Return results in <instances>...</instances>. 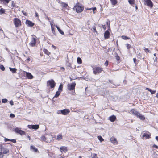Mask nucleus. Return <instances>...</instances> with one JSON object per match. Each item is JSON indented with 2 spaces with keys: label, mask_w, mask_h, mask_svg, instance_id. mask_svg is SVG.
Listing matches in <instances>:
<instances>
[{
  "label": "nucleus",
  "mask_w": 158,
  "mask_h": 158,
  "mask_svg": "<svg viewBox=\"0 0 158 158\" xmlns=\"http://www.w3.org/2000/svg\"><path fill=\"white\" fill-rule=\"evenodd\" d=\"M47 85L48 86H50L51 88H53L55 87L56 83L55 82L53 79H51L47 81Z\"/></svg>",
  "instance_id": "obj_1"
},
{
  "label": "nucleus",
  "mask_w": 158,
  "mask_h": 158,
  "mask_svg": "<svg viewBox=\"0 0 158 158\" xmlns=\"http://www.w3.org/2000/svg\"><path fill=\"white\" fill-rule=\"evenodd\" d=\"M93 73L95 74H97L101 73L103 71V69L99 67H95L93 69Z\"/></svg>",
  "instance_id": "obj_2"
},
{
  "label": "nucleus",
  "mask_w": 158,
  "mask_h": 158,
  "mask_svg": "<svg viewBox=\"0 0 158 158\" xmlns=\"http://www.w3.org/2000/svg\"><path fill=\"white\" fill-rule=\"evenodd\" d=\"M14 23L16 27H18L21 25V20L17 18H15L14 19Z\"/></svg>",
  "instance_id": "obj_3"
},
{
  "label": "nucleus",
  "mask_w": 158,
  "mask_h": 158,
  "mask_svg": "<svg viewBox=\"0 0 158 158\" xmlns=\"http://www.w3.org/2000/svg\"><path fill=\"white\" fill-rule=\"evenodd\" d=\"M76 83L75 82L71 84H69L67 85V89L69 91L74 90Z\"/></svg>",
  "instance_id": "obj_4"
},
{
  "label": "nucleus",
  "mask_w": 158,
  "mask_h": 158,
  "mask_svg": "<svg viewBox=\"0 0 158 158\" xmlns=\"http://www.w3.org/2000/svg\"><path fill=\"white\" fill-rule=\"evenodd\" d=\"M0 151L3 154H7L9 153V151L8 149L4 148L2 145H0Z\"/></svg>",
  "instance_id": "obj_5"
},
{
  "label": "nucleus",
  "mask_w": 158,
  "mask_h": 158,
  "mask_svg": "<svg viewBox=\"0 0 158 158\" xmlns=\"http://www.w3.org/2000/svg\"><path fill=\"white\" fill-rule=\"evenodd\" d=\"M14 131L16 133L21 135H25V131L21 130L20 128L18 127L16 128L14 130Z\"/></svg>",
  "instance_id": "obj_6"
},
{
  "label": "nucleus",
  "mask_w": 158,
  "mask_h": 158,
  "mask_svg": "<svg viewBox=\"0 0 158 158\" xmlns=\"http://www.w3.org/2000/svg\"><path fill=\"white\" fill-rule=\"evenodd\" d=\"M74 8L76 9V11L77 13H80L83 10V7L81 6H75Z\"/></svg>",
  "instance_id": "obj_7"
},
{
  "label": "nucleus",
  "mask_w": 158,
  "mask_h": 158,
  "mask_svg": "<svg viewBox=\"0 0 158 158\" xmlns=\"http://www.w3.org/2000/svg\"><path fill=\"white\" fill-rule=\"evenodd\" d=\"M36 37H33L31 38V41L29 43V45L31 47H34L36 44Z\"/></svg>",
  "instance_id": "obj_8"
},
{
  "label": "nucleus",
  "mask_w": 158,
  "mask_h": 158,
  "mask_svg": "<svg viewBox=\"0 0 158 158\" xmlns=\"http://www.w3.org/2000/svg\"><path fill=\"white\" fill-rule=\"evenodd\" d=\"M135 116H136L138 118L142 120H143L145 119V117L144 116L142 115L139 112H138V113H136V114Z\"/></svg>",
  "instance_id": "obj_9"
},
{
  "label": "nucleus",
  "mask_w": 158,
  "mask_h": 158,
  "mask_svg": "<svg viewBox=\"0 0 158 158\" xmlns=\"http://www.w3.org/2000/svg\"><path fill=\"white\" fill-rule=\"evenodd\" d=\"M61 114L65 115L70 112V110L69 109H64L61 110Z\"/></svg>",
  "instance_id": "obj_10"
},
{
  "label": "nucleus",
  "mask_w": 158,
  "mask_h": 158,
  "mask_svg": "<svg viewBox=\"0 0 158 158\" xmlns=\"http://www.w3.org/2000/svg\"><path fill=\"white\" fill-rule=\"evenodd\" d=\"M111 142L114 145L118 144V142L116 139L114 137H111L110 139Z\"/></svg>",
  "instance_id": "obj_11"
},
{
  "label": "nucleus",
  "mask_w": 158,
  "mask_h": 158,
  "mask_svg": "<svg viewBox=\"0 0 158 158\" xmlns=\"http://www.w3.org/2000/svg\"><path fill=\"white\" fill-rule=\"evenodd\" d=\"M104 37L106 39H107L110 37V33L108 30L106 31L104 34Z\"/></svg>",
  "instance_id": "obj_12"
},
{
  "label": "nucleus",
  "mask_w": 158,
  "mask_h": 158,
  "mask_svg": "<svg viewBox=\"0 0 158 158\" xmlns=\"http://www.w3.org/2000/svg\"><path fill=\"white\" fill-rule=\"evenodd\" d=\"M26 23L27 25L28 26L32 27L34 25V23H33L31 21H30L27 20L26 22Z\"/></svg>",
  "instance_id": "obj_13"
},
{
  "label": "nucleus",
  "mask_w": 158,
  "mask_h": 158,
  "mask_svg": "<svg viewBox=\"0 0 158 158\" xmlns=\"http://www.w3.org/2000/svg\"><path fill=\"white\" fill-rule=\"evenodd\" d=\"M26 76L28 79H31L33 78V77L31 73L26 72Z\"/></svg>",
  "instance_id": "obj_14"
},
{
  "label": "nucleus",
  "mask_w": 158,
  "mask_h": 158,
  "mask_svg": "<svg viewBox=\"0 0 158 158\" xmlns=\"http://www.w3.org/2000/svg\"><path fill=\"white\" fill-rule=\"evenodd\" d=\"M145 2H146L147 5L148 6H149L150 7H152L153 6V4L151 0L145 1Z\"/></svg>",
  "instance_id": "obj_15"
},
{
  "label": "nucleus",
  "mask_w": 158,
  "mask_h": 158,
  "mask_svg": "<svg viewBox=\"0 0 158 158\" xmlns=\"http://www.w3.org/2000/svg\"><path fill=\"white\" fill-rule=\"evenodd\" d=\"M31 149L34 152H37L38 151V149L35 147L33 145H31L30 147Z\"/></svg>",
  "instance_id": "obj_16"
},
{
  "label": "nucleus",
  "mask_w": 158,
  "mask_h": 158,
  "mask_svg": "<svg viewBox=\"0 0 158 158\" xmlns=\"http://www.w3.org/2000/svg\"><path fill=\"white\" fill-rule=\"evenodd\" d=\"M150 135H149L148 134L144 133L143 134L142 138L143 139H144V138L146 139H149L150 138Z\"/></svg>",
  "instance_id": "obj_17"
},
{
  "label": "nucleus",
  "mask_w": 158,
  "mask_h": 158,
  "mask_svg": "<svg viewBox=\"0 0 158 158\" xmlns=\"http://www.w3.org/2000/svg\"><path fill=\"white\" fill-rule=\"evenodd\" d=\"M116 118L114 115H112L109 117V120L112 122H114L116 119Z\"/></svg>",
  "instance_id": "obj_18"
},
{
  "label": "nucleus",
  "mask_w": 158,
  "mask_h": 158,
  "mask_svg": "<svg viewBox=\"0 0 158 158\" xmlns=\"http://www.w3.org/2000/svg\"><path fill=\"white\" fill-rule=\"evenodd\" d=\"M60 150L61 152L63 151L64 152H66L67 151V148L65 147H61L60 148Z\"/></svg>",
  "instance_id": "obj_19"
},
{
  "label": "nucleus",
  "mask_w": 158,
  "mask_h": 158,
  "mask_svg": "<svg viewBox=\"0 0 158 158\" xmlns=\"http://www.w3.org/2000/svg\"><path fill=\"white\" fill-rule=\"evenodd\" d=\"M9 69L13 73H16L17 69L16 68H13L10 67Z\"/></svg>",
  "instance_id": "obj_20"
},
{
  "label": "nucleus",
  "mask_w": 158,
  "mask_h": 158,
  "mask_svg": "<svg viewBox=\"0 0 158 158\" xmlns=\"http://www.w3.org/2000/svg\"><path fill=\"white\" fill-rule=\"evenodd\" d=\"M56 27L58 30L59 32L62 35H64V32L59 28V27L56 25Z\"/></svg>",
  "instance_id": "obj_21"
},
{
  "label": "nucleus",
  "mask_w": 158,
  "mask_h": 158,
  "mask_svg": "<svg viewBox=\"0 0 158 158\" xmlns=\"http://www.w3.org/2000/svg\"><path fill=\"white\" fill-rule=\"evenodd\" d=\"M61 92L60 91H57L56 92V94H55L53 98L55 97L57 98L58 97L60 94Z\"/></svg>",
  "instance_id": "obj_22"
},
{
  "label": "nucleus",
  "mask_w": 158,
  "mask_h": 158,
  "mask_svg": "<svg viewBox=\"0 0 158 158\" xmlns=\"http://www.w3.org/2000/svg\"><path fill=\"white\" fill-rule=\"evenodd\" d=\"M39 127V125H32V129H37Z\"/></svg>",
  "instance_id": "obj_23"
},
{
  "label": "nucleus",
  "mask_w": 158,
  "mask_h": 158,
  "mask_svg": "<svg viewBox=\"0 0 158 158\" xmlns=\"http://www.w3.org/2000/svg\"><path fill=\"white\" fill-rule=\"evenodd\" d=\"M62 139V136L61 134H58L57 136V139L58 140H60Z\"/></svg>",
  "instance_id": "obj_24"
},
{
  "label": "nucleus",
  "mask_w": 158,
  "mask_h": 158,
  "mask_svg": "<svg viewBox=\"0 0 158 158\" xmlns=\"http://www.w3.org/2000/svg\"><path fill=\"white\" fill-rule=\"evenodd\" d=\"M77 61L79 64H81L82 63V60L79 57L77 58Z\"/></svg>",
  "instance_id": "obj_25"
},
{
  "label": "nucleus",
  "mask_w": 158,
  "mask_h": 158,
  "mask_svg": "<svg viewBox=\"0 0 158 158\" xmlns=\"http://www.w3.org/2000/svg\"><path fill=\"white\" fill-rule=\"evenodd\" d=\"M130 111L131 113L134 114L135 115H136V113L138 112L134 109H132Z\"/></svg>",
  "instance_id": "obj_26"
},
{
  "label": "nucleus",
  "mask_w": 158,
  "mask_h": 158,
  "mask_svg": "<svg viewBox=\"0 0 158 158\" xmlns=\"http://www.w3.org/2000/svg\"><path fill=\"white\" fill-rule=\"evenodd\" d=\"M112 4L113 5H115L117 3V0H110Z\"/></svg>",
  "instance_id": "obj_27"
},
{
  "label": "nucleus",
  "mask_w": 158,
  "mask_h": 158,
  "mask_svg": "<svg viewBox=\"0 0 158 158\" xmlns=\"http://www.w3.org/2000/svg\"><path fill=\"white\" fill-rule=\"evenodd\" d=\"M98 139L101 142L103 141L104 140V139L101 136H98Z\"/></svg>",
  "instance_id": "obj_28"
},
{
  "label": "nucleus",
  "mask_w": 158,
  "mask_h": 158,
  "mask_svg": "<svg viewBox=\"0 0 158 158\" xmlns=\"http://www.w3.org/2000/svg\"><path fill=\"white\" fill-rule=\"evenodd\" d=\"M63 87V86L61 84H60L58 88V91H60V92L62 91Z\"/></svg>",
  "instance_id": "obj_29"
},
{
  "label": "nucleus",
  "mask_w": 158,
  "mask_h": 158,
  "mask_svg": "<svg viewBox=\"0 0 158 158\" xmlns=\"http://www.w3.org/2000/svg\"><path fill=\"white\" fill-rule=\"evenodd\" d=\"M129 3L131 5H133L135 3L134 0H128Z\"/></svg>",
  "instance_id": "obj_30"
},
{
  "label": "nucleus",
  "mask_w": 158,
  "mask_h": 158,
  "mask_svg": "<svg viewBox=\"0 0 158 158\" xmlns=\"http://www.w3.org/2000/svg\"><path fill=\"white\" fill-rule=\"evenodd\" d=\"M40 140L42 141H46V139L44 135H42L40 138Z\"/></svg>",
  "instance_id": "obj_31"
},
{
  "label": "nucleus",
  "mask_w": 158,
  "mask_h": 158,
  "mask_svg": "<svg viewBox=\"0 0 158 158\" xmlns=\"http://www.w3.org/2000/svg\"><path fill=\"white\" fill-rule=\"evenodd\" d=\"M121 37L122 38V39H124L125 40H128V39H130V38L127 37V36H124V35H123L121 36Z\"/></svg>",
  "instance_id": "obj_32"
},
{
  "label": "nucleus",
  "mask_w": 158,
  "mask_h": 158,
  "mask_svg": "<svg viewBox=\"0 0 158 158\" xmlns=\"http://www.w3.org/2000/svg\"><path fill=\"white\" fill-rule=\"evenodd\" d=\"M0 69L3 71H4L5 69V68L2 65H0Z\"/></svg>",
  "instance_id": "obj_33"
},
{
  "label": "nucleus",
  "mask_w": 158,
  "mask_h": 158,
  "mask_svg": "<svg viewBox=\"0 0 158 158\" xmlns=\"http://www.w3.org/2000/svg\"><path fill=\"white\" fill-rule=\"evenodd\" d=\"M87 10H92L93 11L94 14V11L96 10V7H95L94 8H89V9H87Z\"/></svg>",
  "instance_id": "obj_34"
},
{
  "label": "nucleus",
  "mask_w": 158,
  "mask_h": 158,
  "mask_svg": "<svg viewBox=\"0 0 158 158\" xmlns=\"http://www.w3.org/2000/svg\"><path fill=\"white\" fill-rule=\"evenodd\" d=\"M8 100L6 99H3L2 100V102L3 103H5L7 102Z\"/></svg>",
  "instance_id": "obj_35"
},
{
  "label": "nucleus",
  "mask_w": 158,
  "mask_h": 158,
  "mask_svg": "<svg viewBox=\"0 0 158 158\" xmlns=\"http://www.w3.org/2000/svg\"><path fill=\"white\" fill-rule=\"evenodd\" d=\"M11 8H13V7H15V3H14V1H12V3H11Z\"/></svg>",
  "instance_id": "obj_36"
},
{
  "label": "nucleus",
  "mask_w": 158,
  "mask_h": 158,
  "mask_svg": "<svg viewBox=\"0 0 158 158\" xmlns=\"http://www.w3.org/2000/svg\"><path fill=\"white\" fill-rule=\"evenodd\" d=\"M93 30H94L93 32H97V31L96 30V27L95 26H93L92 27Z\"/></svg>",
  "instance_id": "obj_37"
},
{
  "label": "nucleus",
  "mask_w": 158,
  "mask_h": 158,
  "mask_svg": "<svg viewBox=\"0 0 158 158\" xmlns=\"http://www.w3.org/2000/svg\"><path fill=\"white\" fill-rule=\"evenodd\" d=\"M126 46L128 49H129L131 47V45L128 44H127Z\"/></svg>",
  "instance_id": "obj_38"
},
{
  "label": "nucleus",
  "mask_w": 158,
  "mask_h": 158,
  "mask_svg": "<svg viewBox=\"0 0 158 158\" xmlns=\"http://www.w3.org/2000/svg\"><path fill=\"white\" fill-rule=\"evenodd\" d=\"M4 154L1 152V151L0 152V158H3L4 156Z\"/></svg>",
  "instance_id": "obj_39"
},
{
  "label": "nucleus",
  "mask_w": 158,
  "mask_h": 158,
  "mask_svg": "<svg viewBox=\"0 0 158 158\" xmlns=\"http://www.w3.org/2000/svg\"><path fill=\"white\" fill-rule=\"evenodd\" d=\"M5 11L3 9H1L0 10V12H1V14H3L5 13Z\"/></svg>",
  "instance_id": "obj_40"
},
{
  "label": "nucleus",
  "mask_w": 158,
  "mask_h": 158,
  "mask_svg": "<svg viewBox=\"0 0 158 158\" xmlns=\"http://www.w3.org/2000/svg\"><path fill=\"white\" fill-rule=\"evenodd\" d=\"M144 50H145V52H150L149 51V50L148 49V48H144Z\"/></svg>",
  "instance_id": "obj_41"
},
{
  "label": "nucleus",
  "mask_w": 158,
  "mask_h": 158,
  "mask_svg": "<svg viewBox=\"0 0 158 158\" xmlns=\"http://www.w3.org/2000/svg\"><path fill=\"white\" fill-rule=\"evenodd\" d=\"M92 157V158H97V155L95 154H94Z\"/></svg>",
  "instance_id": "obj_42"
},
{
  "label": "nucleus",
  "mask_w": 158,
  "mask_h": 158,
  "mask_svg": "<svg viewBox=\"0 0 158 158\" xmlns=\"http://www.w3.org/2000/svg\"><path fill=\"white\" fill-rule=\"evenodd\" d=\"M51 28L52 31V33L54 34V33H55V31L54 28V27H51Z\"/></svg>",
  "instance_id": "obj_43"
},
{
  "label": "nucleus",
  "mask_w": 158,
  "mask_h": 158,
  "mask_svg": "<svg viewBox=\"0 0 158 158\" xmlns=\"http://www.w3.org/2000/svg\"><path fill=\"white\" fill-rule=\"evenodd\" d=\"M10 141L13 142V143H15L16 142V140L15 139H10Z\"/></svg>",
  "instance_id": "obj_44"
},
{
  "label": "nucleus",
  "mask_w": 158,
  "mask_h": 158,
  "mask_svg": "<svg viewBox=\"0 0 158 158\" xmlns=\"http://www.w3.org/2000/svg\"><path fill=\"white\" fill-rule=\"evenodd\" d=\"M63 6L64 7H66L68 6V5L66 3H63L62 4Z\"/></svg>",
  "instance_id": "obj_45"
},
{
  "label": "nucleus",
  "mask_w": 158,
  "mask_h": 158,
  "mask_svg": "<svg viewBox=\"0 0 158 158\" xmlns=\"http://www.w3.org/2000/svg\"><path fill=\"white\" fill-rule=\"evenodd\" d=\"M15 116L14 114H11L10 115V117L11 118H14Z\"/></svg>",
  "instance_id": "obj_46"
},
{
  "label": "nucleus",
  "mask_w": 158,
  "mask_h": 158,
  "mask_svg": "<svg viewBox=\"0 0 158 158\" xmlns=\"http://www.w3.org/2000/svg\"><path fill=\"white\" fill-rule=\"evenodd\" d=\"M152 94H154L156 92V90H151V91H150Z\"/></svg>",
  "instance_id": "obj_47"
},
{
  "label": "nucleus",
  "mask_w": 158,
  "mask_h": 158,
  "mask_svg": "<svg viewBox=\"0 0 158 158\" xmlns=\"http://www.w3.org/2000/svg\"><path fill=\"white\" fill-rule=\"evenodd\" d=\"M27 127H28V128H30V129H32V125H28L27 126Z\"/></svg>",
  "instance_id": "obj_48"
},
{
  "label": "nucleus",
  "mask_w": 158,
  "mask_h": 158,
  "mask_svg": "<svg viewBox=\"0 0 158 158\" xmlns=\"http://www.w3.org/2000/svg\"><path fill=\"white\" fill-rule=\"evenodd\" d=\"M44 52L46 53L47 55H48V53H49L48 52V50L47 49H44Z\"/></svg>",
  "instance_id": "obj_49"
},
{
  "label": "nucleus",
  "mask_w": 158,
  "mask_h": 158,
  "mask_svg": "<svg viewBox=\"0 0 158 158\" xmlns=\"http://www.w3.org/2000/svg\"><path fill=\"white\" fill-rule=\"evenodd\" d=\"M4 141L5 142H7V141H10V139H7V138H5L4 139Z\"/></svg>",
  "instance_id": "obj_50"
},
{
  "label": "nucleus",
  "mask_w": 158,
  "mask_h": 158,
  "mask_svg": "<svg viewBox=\"0 0 158 158\" xmlns=\"http://www.w3.org/2000/svg\"><path fill=\"white\" fill-rule=\"evenodd\" d=\"M105 65L106 66H107L108 65V61H106L105 63Z\"/></svg>",
  "instance_id": "obj_51"
},
{
  "label": "nucleus",
  "mask_w": 158,
  "mask_h": 158,
  "mask_svg": "<svg viewBox=\"0 0 158 158\" xmlns=\"http://www.w3.org/2000/svg\"><path fill=\"white\" fill-rule=\"evenodd\" d=\"M10 103L11 105H13L14 104V102L12 100L10 101Z\"/></svg>",
  "instance_id": "obj_52"
},
{
  "label": "nucleus",
  "mask_w": 158,
  "mask_h": 158,
  "mask_svg": "<svg viewBox=\"0 0 158 158\" xmlns=\"http://www.w3.org/2000/svg\"><path fill=\"white\" fill-rule=\"evenodd\" d=\"M22 12L25 15L27 16V13L25 12H24L23 10L22 11Z\"/></svg>",
  "instance_id": "obj_53"
},
{
  "label": "nucleus",
  "mask_w": 158,
  "mask_h": 158,
  "mask_svg": "<svg viewBox=\"0 0 158 158\" xmlns=\"http://www.w3.org/2000/svg\"><path fill=\"white\" fill-rule=\"evenodd\" d=\"M35 17H37L38 18L39 17L38 13L37 12H35Z\"/></svg>",
  "instance_id": "obj_54"
},
{
  "label": "nucleus",
  "mask_w": 158,
  "mask_h": 158,
  "mask_svg": "<svg viewBox=\"0 0 158 158\" xmlns=\"http://www.w3.org/2000/svg\"><path fill=\"white\" fill-rule=\"evenodd\" d=\"M153 147H155L156 148L158 149V146L155 144H154L153 146Z\"/></svg>",
  "instance_id": "obj_55"
},
{
  "label": "nucleus",
  "mask_w": 158,
  "mask_h": 158,
  "mask_svg": "<svg viewBox=\"0 0 158 158\" xmlns=\"http://www.w3.org/2000/svg\"><path fill=\"white\" fill-rule=\"evenodd\" d=\"M116 59L117 60H118L120 59V57L118 56H116Z\"/></svg>",
  "instance_id": "obj_56"
},
{
  "label": "nucleus",
  "mask_w": 158,
  "mask_h": 158,
  "mask_svg": "<svg viewBox=\"0 0 158 158\" xmlns=\"http://www.w3.org/2000/svg\"><path fill=\"white\" fill-rule=\"evenodd\" d=\"M145 89L146 90H148L149 91H151V90L149 88H146Z\"/></svg>",
  "instance_id": "obj_57"
},
{
  "label": "nucleus",
  "mask_w": 158,
  "mask_h": 158,
  "mask_svg": "<svg viewBox=\"0 0 158 158\" xmlns=\"http://www.w3.org/2000/svg\"><path fill=\"white\" fill-rule=\"evenodd\" d=\"M133 61H134V63L136 64V60L135 58H134L133 59Z\"/></svg>",
  "instance_id": "obj_58"
},
{
  "label": "nucleus",
  "mask_w": 158,
  "mask_h": 158,
  "mask_svg": "<svg viewBox=\"0 0 158 158\" xmlns=\"http://www.w3.org/2000/svg\"><path fill=\"white\" fill-rule=\"evenodd\" d=\"M107 25H108V27L109 28H110V23H108V22H107Z\"/></svg>",
  "instance_id": "obj_59"
},
{
  "label": "nucleus",
  "mask_w": 158,
  "mask_h": 158,
  "mask_svg": "<svg viewBox=\"0 0 158 158\" xmlns=\"http://www.w3.org/2000/svg\"><path fill=\"white\" fill-rule=\"evenodd\" d=\"M62 70L64 71V68L63 67H62L60 68Z\"/></svg>",
  "instance_id": "obj_60"
},
{
  "label": "nucleus",
  "mask_w": 158,
  "mask_h": 158,
  "mask_svg": "<svg viewBox=\"0 0 158 158\" xmlns=\"http://www.w3.org/2000/svg\"><path fill=\"white\" fill-rule=\"evenodd\" d=\"M103 28L105 30L106 29V27L105 26V25H102Z\"/></svg>",
  "instance_id": "obj_61"
},
{
  "label": "nucleus",
  "mask_w": 158,
  "mask_h": 158,
  "mask_svg": "<svg viewBox=\"0 0 158 158\" xmlns=\"http://www.w3.org/2000/svg\"><path fill=\"white\" fill-rule=\"evenodd\" d=\"M88 25L89 26L90 25V22L89 21L87 22Z\"/></svg>",
  "instance_id": "obj_62"
},
{
  "label": "nucleus",
  "mask_w": 158,
  "mask_h": 158,
  "mask_svg": "<svg viewBox=\"0 0 158 158\" xmlns=\"http://www.w3.org/2000/svg\"><path fill=\"white\" fill-rule=\"evenodd\" d=\"M156 139L158 141V136H156Z\"/></svg>",
  "instance_id": "obj_63"
},
{
  "label": "nucleus",
  "mask_w": 158,
  "mask_h": 158,
  "mask_svg": "<svg viewBox=\"0 0 158 158\" xmlns=\"http://www.w3.org/2000/svg\"><path fill=\"white\" fill-rule=\"evenodd\" d=\"M155 34L156 35H157L158 36V32H156L155 33Z\"/></svg>",
  "instance_id": "obj_64"
}]
</instances>
